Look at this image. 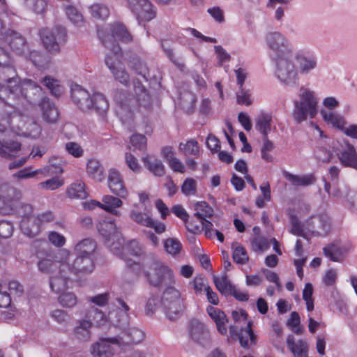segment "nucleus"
Wrapping results in <instances>:
<instances>
[{"label":"nucleus","mask_w":357,"mask_h":357,"mask_svg":"<svg viewBox=\"0 0 357 357\" xmlns=\"http://www.w3.org/2000/svg\"><path fill=\"white\" fill-rule=\"evenodd\" d=\"M142 268L146 281L153 287H167L176 283L173 270L156 257L147 258Z\"/></svg>","instance_id":"obj_1"},{"label":"nucleus","mask_w":357,"mask_h":357,"mask_svg":"<svg viewBox=\"0 0 357 357\" xmlns=\"http://www.w3.org/2000/svg\"><path fill=\"white\" fill-rule=\"evenodd\" d=\"M298 100L294 101V109L292 113L294 120L297 123L307 120V117L313 119L318 113L319 100L315 92L304 86L298 91Z\"/></svg>","instance_id":"obj_2"},{"label":"nucleus","mask_w":357,"mask_h":357,"mask_svg":"<svg viewBox=\"0 0 357 357\" xmlns=\"http://www.w3.org/2000/svg\"><path fill=\"white\" fill-rule=\"evenodd\" d=\"M161 304L167 318L170 321L178 319L185 309L181 294L174 285L165 288L162 294Z\"/></svg>","instance_id":"obj_3"},{"label":"nucleus","mask_w":357,"mask_h":357,"mask_svg":"<svg viewBox=\"0 0 357 357\" xmlns=\"http://www.w3.org/2000/svg\"><path fill=\"white\" fill-rule=\"evenodd\" d=\"M293 54L276 56L275 74L287 86H296L298 83V68L293 61Z\"/></svg>","instance_id":"obj_4"},{"label":"nucleus","mask_w":357,"mask_h":357,"mask_svg":"<svg viewBox=\"0 0 357 357\" xmlns=\"http://www.w3.org/2000/svg\"><path fill=\"white\" fill-rule=\"evenodd\" d=\"M111 35H103L99 32L98 36L102 45L111 50L114 54L120 52V47L113 40V38H116L123 43H130L132 40V36L128 31L126 26L120 22H114L111 25Z\"/></svg>","instance_id":"obj_5"},{"label":"nucleus","mask_w":357,"mask_h":357,"mask_svg":"<svg viewBox=\"0 0 357 357\" xmlns=\"http://www.w3.org/2000/svg\"><path fill=\"white\" fill-rule=\"evenodd\" d=\"M93 269L94 263L92 257L76 255V257L72 260L68 252V260L62 264L60 271L61 273H66L68 270L70 274L84 275L92 273Z\"/></svg>","instance_id":"obj_6"},{"label":"nucleus","mask_w":357,"mask_h":357,"mask_svg":"<svg viewBox=\"0 0 357 357\" xmlns=\"http://www.w3.org/2000/svg\"><path fill=\"white\" fill-rule=\"evenodd\" d=\"M66 31L61 26L40 30V38L45 48L52 54L59 53L60 44L66 41Z\"/></svg>","instance_id":"obj_7"},{"label":"nucleus","mask_w":357,"mask_h":357,"mask_svg":"<svg viewBox=\"0 0 357 357\" xmlns=\"http://www.w3.org/2000/svg\"><path fill=\"white\" fill-rule=\"evenodd\" d=\"M18 212L22 216L20 229L22 233L30 238L36 236L40 232V220L32 215V206L30 204H23Z\"/></svg>","instance_id":"obj_8"},{"label":"nucleus","mask_w":357,"mask_h":357,"mask_svg":"<svg viewBox=\"0 0 357 357\" xmlns=\"http://www.w3.org/2000/svg\"><path fill=\"white\" fill-rule=\"evenodd\" d=\"M266 43L268 47L276 56L293 54V47L289 40L280 31H271L266 35Z\"/></svg>","instance_id":"obj_9"},{"label":"nucleus","mask_w":357,"mask_h":357,"mask_svg":"<svg viewBox=\"0 0 357 357\" xmlns=\"http://www.w3.org/2000/svg\"><path fill=\"white\" fill-rule=\"evenodd\" d=\"M332 144L333 150L338 155L341 164L357 170V153L354 147L344 140L333 141Z\"/></svg>","instance_id":"obj_10"},{"label":"nucleus","mask_w":357,"mask_h":357,"mask_svg":"<svg viewBox=\"0 0 357 357\" xmlns=\"http://www.w3.org/2000/svg\"><path fill=\"white\" fill-rule=\"evenodd\" d=\"M188 332L189 337L196 344L202 347L208 346L211 342V334L204 323L192 318L188 322Z\"/></svg>","instance_id":"obj_11"},{"label":"nucleus","mask_w":357,"mask_h":357,"mask_svg":"<svg viewBox=\"0 0 357 357\" xmlns=\"http://www.w3.org/2000/svg\"><path fill=\"white\" fill-rule=\"evenodd\" d=\"M68 255L67 250H62L57 253L48 254L38 261V268L43 273H52L57 268L60 269L62 264L67 261Z\"/></svg>","instance_id":"obj_12"},{"label":"nucleus","mask_w":357,"mask_h":357,"mask_svg":"<svg viewBox=\"0 0 357 357\" xmlns=\"http://www.w3.org/2000/svg\"><path fill=\"white\" fill-rule=\"evenodd\" d=\"M117 55H107L105 64L111 71L115 80L124 86H128L130 83V75L123 64L118 59Z\"/></svg>","instance_id":"obj_13"},{"label":"nucleus","mask_w":357,"mask_h":357,"mask_svg":"<svg viewBox=\"0 0 357 357\" xmlns=\"http://www.w3.org/2000/svg\"><path fill=\"white\" fill-rule=\"evenodd\" d=\"M128 6L138 20L150 21L155 17L153 6L149 0H127Z\"/></svg>","instance_id":"obj_14"},{"label":"nucleus","mask_w":357,"mask_h":357,"mask_svg":"<svg viewBox=\"0 0 357 357\" xmlns=\"http://www.w3.org/2000/svg\"><path fill=\"white\" fill-rule=\"evenodd\" d=\"M102 203L93 200L91 202H85L84 208L87 209H93L96 206H98L105 211L111 213L116 216H121V213L116 210L123 204L122 201L112 195H105L102 197Z\"/></svg>","instance_id":"obj_15"},{"label":"nucleus","mask_w":357,"mask_h":357,"mask_svg":"<svg viewBox=\"0 0 357 357\" xmlns=\"http://www.w3.org/2000/svg\"><path fill=\"white\" fill-rule=\"evenodd\" d=\"M331 228L330 218L326 215H314L307 221V229L314 236H325Z\"/></svg>","instance_id":"obj_16"},{"label":"nucleus","mask_w":357,"mask_h":357,"mask_svg":"<svg viewBox=\"0 0 357 357\" xmlns=\"http://www.w3.org/2000/svg\"><path fill=\"white\" fill-rule=\"evenodd\" d=\"M144 337V333L142 331L137 328H130L126 331L123 332L120 335L114 337L112 342L116 344L118 347L131 344H139Z\"/></svg>","instance_id":"obj_17"},{"label":"nucleus","mask_w":357,"mask_h":357,"mask_svg":"<svg viewBox=\"0 0 357 357\" xmlns=\"http://www.w3.org/2000/svg\"><path fill=\"white\" fill-rule=\"evenodd\" d=\"M38 106L44 121L49 124H54L57 122L59 118V111L49 98H43L39 101Z\"/></svg>","instance_id":"obj_18"},{"label":"nucleus","mask_w":357,"mask_h":357,"mask_svg":"<svg viewBox=\"0 0 357 357\" xmlns=\"http://www.w3.org/2000/svg\"><path fill=\"white\" fill-rule=\"evenodd\" d=\"M108 187L111 192L116 195L123 199L128 197V192L125 186L122 176L115 169H111L109 172Z\"/></svg>","instance_id":"obj_19"},{"label":"nucleus","mask_w":357,"mask_h":357,"mask_svg":"<svg viewBox=\"0 0 357 357\" xmlns=\"http://www.w3.org/2000/svg\"><path fill=\"white\" fill-rule=\"evenodd\" d=\"M114 337L100 339L99 342L93 344L91 347V354L93 357H112L114 354V346L112 342Z\"/></svg>","instance_id":"obj_20"},{"label":"nucleus","mask_w":357,"mask_h":357,"mask_svg":"<svg viewBox=\"0 0 357 357\" xmlns=\"http://www.w3.org/2000/svg\"><path fill=\"white\" fill-rule=\"evenodd\" d=\"M71 98L82 111H88L92 107L89 93L86 90L79 85H75L71 89Z\"/></svg>","instance_id":"obj_21"},{"label":"nucleus","mask_w":357,"mask_h":357,"mask_svg":"<svg viewBox=\"0 0 357 357\" xmlns=\"http://www.w3.org/2000/svg\"><path fill=\"white\" fill-rule=\"evenodd\" d=\"M8 40L10 47L16 51L23 50L25 40L17 33L11 30H6L2 20L0 19V40Z\"/></svg>","instance_id":"obj_22"},{"label":"nucleus","mask_w":357,"mask_h":357,"mask_svg":"<svg viewBox=\"0 0 357 357\" xmlns=\"http://www.w3.org/2000/svg\"><path fill=\"white\" fill-rule=\"evenodd\" d=\"M70 273L66 270V273H58L52 276L50 280V286L52 291L56 294L63 292L68 287Z\"/></svg>","instance_id":"obj_23"},{"label":"nucleus","mask_w":357,"mask_h":357,"mask_svg":"<svg viewBox=\"0 0 357 357\" xmlns=\"http://www.w3.org/2000/svg\"><path fill=\"white\" fill-rule=\"evenodd\" d=\"M206 310L210 317L215 323L218 332L221 334H226L227 331L226 323L228 319L225 312L212 306H208Z\"/></svg>","instance_id":"obj_24"},{"label":"nucleus","mask_w":357,"mask_h":357,"mask_svg":"<svg viewBox=\"0 0 357 357\" xmlns=\"http://www.w3.org/2000/svg\"><path fill=\"white\" fill-rule=\"evenodd\" d=\"M98 232L104 236L107 241L114 240V237H118L121 234L116 225L113 221L103 220L97 225Z\"/></svg>","instance_id":"obj_25"},{"label":"nucleus","mask_w":357,"mask_h":357,"mask_svg":"<svg viewBox=\"0 0 357 357\" xmlns=\"http://www.w3.org/2000/svg\"><path fill=\"white\" fill-rule=\"evenodd\" d=\"M144 166L155 176H162L165 174L162 161L153 155H148L142 158Z\"/></svg>","instance_id":"obj_26"},{"label":"nucleus","mask_w":357,"mask_h":357,"mask_svg":"<svg viewBox=\"0 0 357 357\" xmlns=\"http://www.w3.org/2000/svg\"><path fill=\"white\" fill-rule=\"evenodd\" d=\"M91 322L79 319L77 321V325L73 328V335L79 340L88 342L91 339Z\"/></svg>","instance_id":"obj_27"},{"label":"nucleus","mask_w":357,"mask_h":357,"mask_svg":"<svg viewBox=\"0 0 357 357\" xmlns=\"http://www.w3.org/2000/svg\"><path fill=\"white\" fill-rule=\"evenodd\" d=\"M287 344L294 357H305L306 356L308 345L305 340H299L295 342L294 337L289 335L287 338Z\"/></svg>","instance_id":"obj_28"},{"label":"nucleus","mask_w":357,"mask_h":357,"mask_svg":"<svg viewBox=\"0 0 357 357\" xmlns=\"http://www.w3.org/2000/svg\"><path fill=\"white\" fill-rule=\"evenodd\" d=\"M92 102V107L98 115L104 118L109 109V102L106 97L100 93H96L91 99Z\"/></svg>","instance_id":"obj_29"},{"label":"nucleus","mask_w":357,"mask_h":357,"mask_svg":"<svg viewBox=\"0 0 357 357\" xmlns=\"http://www.w3.org/2000/svg\"><path fill=\"white\" fill-rule=\"evenodd\" d=\"M21 149V144L17 141L0 140V155L6 158L15 157Z\"/></svg>","instance_id":"obj_30"},{"label":"nucleus","mask_w":357,"mask_h":357,"mask_svg":"<svg viewBox=\"0 0 357 357\" xmlns=\"http://www.w3.org/2000/svg\"><path fill=\"white\" fill-rule=\"evenodd\" d=\"M96 248V243L91 238H85L79 242L75 247L76 255L92 257Z\"/></svg>","instance_id":"obj_31"},{"label":"nucleus","mask_w":357,"mask_h":357,"mask_svg":"<svg viewBox=\"0 0 357 357\" xmlns=\"http://www.w3.org/2000/svg\"><path fill=\"white\" fill-rule=\"evenodd\" d=\"M42 91L41 87L35 82L29 79H24L21 83L20 95L31 98L32 96L39 95Z\"/></svg>","instance_id":"obj_32"},{"label":"nucleus","mask_w":357,"mask_h":357,"mask_svg":"<svg viewBox=\"0 0 357 357\" xmlns=\"http://www.w3.org/2000/svg\"><path fill=\"white\" fill-rule=\"evenodd\" d=\"M134 91L139 105L146 107L151 102V96L144 86L138 79L134 80Z\"/></svg>","instance_id":"obj_33"},{"label":"nucleus","mask_w":357,"mask_h":357,"mask_svg":"<svg viewBox=\"0 0 357 357\" xmlns=\"http://www.w3.org/2000/svg\"><path fill=\"white\" fill-rule=\"evenodd\" d=\"M22 79L19 76L12 77V79H7L5 84L0 87V98L3 99L1 93L8 92L11 95L20 96Z\"/></svg>","instance_id":"obj_34"},{"label":"nucleus","mask_w":357,"mask_h":357,"mask_svg":"<svg viewBox=\"0 0 357 357\" xmlns=\"http://www.w3.org/2000/svg\"><path fill=\"white\" fill-rule=\"evenodd\" d=\"M272 117L265 113L260 114L256 119L255 128L263 135V138L268 137V134L271 130Z\"/></svg>","instance_id":"obj_35"},{"label":"nucleus","mask_w":357,"mask_h":357,"mask_svg":"<svg viewBox=\"0 0 357 357\" xmlns=\"http://www.w3.org/2000/svg\"><path fill=\"white\" fill-rule=\"evenodd\" d=\"M284 176L294 186H307L312 184L315 179L312 175L298 176L288 172L283 173Z\"/></svg>","instance_id":"obj_36"},{"label":"nucleus","mask_w":357,"mask_h":357,"mask_svg":"<svg viewBox=\"0 0 357 357\" xmlns=\"http://www.w3.org/2000/svg\"><path fill=\"white\" fill-rule=\"evenodd\" d=\"M86 172L90 176L98 181H101L105 178L104 168L97 160L91 159L89 160Z\"/></svg>","instance_id":"obj_37"},{"label":"nucleus","mask_w":357,"mask_h":357,"mask_svg":"<svg viewBox=\"0 0 357 357\" xmlns=\"http://www.w3.org/2000/svg\"><path fill=\"white\" fill-rule=\"evenodd\" d=\"M130 219L137 224L144 227H152L153 225V219L149 211L142 212L132 210L130 213Z\"/></svg>","instance_id":"obj_38"},{"label":"nucleus","mask_w":357,"mask_h":357,"mask_svg":"<svg viewBox=\"0 0 357 357\" xmlns=\"http://www.w3.org/2000/svg\"><path fill=\"white\" fill-rule=\"evenodd\" d=\"M67 195L71 199H86L88 194L84 183L81 181L72 183L67 189Z\"/></svg>","instance_id":"obj_39"},{"label":"nucleus","mask_w":357,"mask_h":357,"mask_svg":"<svg viewBox=\"0 0 357 357\" xmlns=\"http://www.w3.org/2000/svg\"><path fill=\"white\" fill-rule=\"evenodd\" d=\"M321 114L326 122L331 123L333 127L344 130L346 121L344 118L340 116L338 114L321 110Z\"/></svg>","instance_id":"obj_40"},{"label":"nucleus","mask_w":357,"mask_h":357,"mask_svg":"<svg viewBox=\"0 0 357 357\" xmlns=\"http://www.w3.org/2000/svg\"><path fill=\"white\" fill-rule=\"evenodd\" d=\"M213 282L218 290L225 296L229 295L234 288L226 273L223 274L221 278L214 275Z\"/></svg>","instance_id":"obj_41"},{"label":"nucleus","mask_w":357,"mask_h":357,"mask_svg":"<svg viewBox=\"0 0 357 357\" xmlns=\"http://www.w3.org/2000/svg\"><path fill=\"white\" fill-rule=\"evenodd\" d=\"M164 248L168 255L176 257L180 255L183 245L177 238H169L164 241Z\"/></svg>","instance_id":"obj_42"},{"label":"nucleus","mask_w":357,"mask_h":357,"mask_svg":"<svg viewBox=\"0 0 357 357\" xmlns=\"http://www.w3.org/2000/svg\"><path fill=\"white\" fill-rule=\"evenodd\" d=\"M91 15L96 19L105 20L109 15V8L105 4L96 3L89 7Z\"/></svg>","instance_id":"obj_43"},{"label":"nucleus","mask_w":357,"mask_h":357,"mask_svg":"<svg viewBox=\"0 0 357 357\" xmlns=\"http://www.w3.org/2000/svg\"><path fill=\"white\" fill-rule=\"evenodd\" d=\"M195 216L201 221L206 218L211 217L213 214V209L206 202H198L195 205Z\"/></svg>","instance_id":"obj_44"},{"label":"nucleus","mask_w":357,"mask_h":357,"mask_svg":"<svg viewBox=\"0 0 357 357\" xmlns=\"http://www.w3.org/2000/svg\"><path fill=\"white\" fill-rule=\"evenodd\" d=\"M231 248L234 250L232 255L234 261L240 264H246L249 257L245 249L237 242L233 243Z\"/></svg>","instance_id":"obj_45"},{"label":"nucleus","mask_w":357,"mask_h":357,"mask_svg":"<svg viewBox=\"0 0 357 357\" xmlns=\"http://www.w3.org/2000/svg\"><path fill=\"white\" fill-rule=\"evenodd\" d=\"M196 102L195 96L190 92H185L181 95L179 104L182 109L188 113H191Z\"/></svg>","instance_id":"obj_46"},{"label":"nucleus","mask_w":357,"mask_h":357,"mask_svg":"<svg viewBox=\"0 0 357 357\" xmlns=\"http://www.w3.org/2000/svg\"><path fill=\"white\" fill-rule=\"evenodd\" d=\"M238 339L241 343V345L243 348H248L249 343L248 340H250V343L255 344L256 343V336L254 334L252 328L251 324L248 322L246 326V329L242 331L238 335Z\"/></svg>","instance_id":"obj_47"},{"label":"nucleus","mask_w":357,"mask_h":357,"mask_svg":"<svg viewBox=\"0 0 357 357\" xmlns=\"http://www.w3.org/2000/svg\"><path fill=\"white\" fill-rule=\"evenodd\" d=\"M41 82L50 91L52 95L55 97H60L61 96L63 93L62 87L57 79L50 76H45Z\"/></svg>","instance_id":"obj_48"},{"label":"nucleus","mask_w":357,"mask_h":357,"mask_svg":"<svg viewBox=\"0 0 357 357\" xmlns=\"http://www.w3.org/2000/svg\"><path fill=\"white\" fill-rule=\"evenodd\" d=\"M299 69L301 73L308 74L312 70L317 66V61L314 58L305 56H300L298 57Z\"/></svg>","instance_id":"obj_49"},{"label":"nucleus","mask_w":357,"mask_h":357,"mask_svg":"<svg viewBox=\"0 0 357 357\" xmlns=\"http://www.w3.org/2000/svg\"><path fill=\"white\" fill-rule=\"evenodd\" d=\"M1 192H6L5 195L1 194L0 195V199H2L5 206L12 207L13 206V202L17 194L16 190L14 188L4 185L1 187ZM1 210H3V206H0Z\"/></svg>","instance_id":"obj_50"},{"label":"nucleus","mask_w":357,"mask_h":357,"mask_svg":"<svg viewBox=\"0 0 357 357\" xmlns=\"http://www.w3.org/2000/svg\"><path fill=\"white\" fill-rule=\"evenodd\" d=\"M314 156L318 162L328 163L331 161L333 154L330 149L319 144L314 150Z\"/></svg>","instance_id":"obj_51"},{"label":"nucleus","mask_w":357,"mask_h":357,"mask_svg":"<svg viewBox=\"0 0 357 357\" xmlns=\"http://www.w3.org/2000/svg\"><path fill=\"white\" fill-rule=\"evenodd\" d=\"M58 301L63 307L71 308L77 303V297L73 292H62L59 296Z\"/></svg>","instance_id":"obj_52"},{"label":"nucleus","mask_w":357,"mask_h":357,"mask_svg":"<svg viewBox=\"0 0 357 357\" xmlns=\"http://www.w3.org/2000/svg\"><path fill=\"white\" fill-rule=\"evenodd\" d=\"M50 317L57 324L66 326L70 321V317L68 313L61 309H56L50 312Z\"/></svg>","instance_id":"obj_53"},{"label":"nucleus","mask_w":357,"mask_h":357,"mask_svg":"<svg viewBox=\"0 0 357 357\" xmlns=\"http://www.w3.org/2000/svg\"><path fill=\"white\" fill-rule=\"evenodd\" d=\"M324 253L331 261H339L342 255V250L339 245L331 244L324 248Z\"/></svg>","instance_id":"obj_54"},{"label":"nucleus","mask_w":357,"mask_h":357,"mask_svg":"<svg viewBox=\"0 0 357 357\" xmlns=\"http://www.w3.org/2000/svg\"><path fill=\"white\" fill-rule=\"evenodd\" d=\"M178 150L183 152L185 155H197L199 150L198 143L195 139L188 140L186 143H180Z\"/></svg>","instance_id":"obj_55"},{"label":"nucleus","mask_w":357,"mask_h":357,"mask_svg":"<svg viewBox=\"0 0 357 357\" xmlns=\"http://www.w3.org/2000/svg\"><path fill=\"white\" fill-rule=\"evenodd\" d=\"M115 301L118 303V307L123 311L121 319L118 320L116 323L121 326H126L128 324L130 307L121 297L116 298Z\"/></svg>","instance_id":"obj_56"},{"label":"nucleus","mask_w":357,"mask_h":357,"mask_svg":"<svg viewBox=\"0 0 357 357\" xmlns=\"http://www.w3.org/2000/svg\"><path fill=\"white\" fill-rule=\"evenodd\" d=\"M66 15L68 19L75 25L81 26L84 22V18L81 13H79L75 7L69 6L66 8Z\"/></svg>","instance_id":"obj_57"},{"label":"nucleus","mask_w":357,"mask_h":357,"mask_svg":"<svg viewBox=\"0 0 357 357\" xmlns=\"http://www.w3.org/2000/svg\"><path fill=\"white\" fill-rule=\"evenodd\" d=\"M17 75L15 69L10 65L0 68V87L6 83L7 79H10L12 77H15Z\"/></svg>","instance_id":"obj_58"},{"label":"nucleus","mask_w":357,"mask_h":357,"mask_svg":"<svg viewBox=\"0 0 357 357\" xmlns=\"http://www.w3.org/2000/svg\"><path fill=\"white\" fill-rule=\"evenodd\" d=\"M63 183L64 182L63 179H60L58 177H54L44 182L40 183L38 184V187L42 190H54L62 186Z\"/></svg>","instance_id":"obj_59"},{"label":"nucleus","mask_w":357,"mask_h":357,"mask_svg":"<svg viewBox=\"0 0 357 357\" xmlns=\"http://www.w3.org/2000/svg\"><path fill=\"white\" fill-rule=\"evenodd\" d=\"M42 172L43 171L40 169L31 171V167H26L13 174V177L17 179V181H20L22 179H28L33 178L37 174Z\"/></svg>","instance_id":"obj_60"},{"label":"nucleus","mask_w":357,"mask_h":357,"mask_svg":"<svg viewBox=\"0 0 357 357\" xmlns=\"http://www.w3.org/2000/svg\"><path fill=\"white\" fill-rule=\"evenodd\" d=\"M264 144L261 149V158L266 162H272L273 156L268 153V152L271 151L274 149V144L273 142L269 140L268 137L263 138Z\"/></svg>","instance_id":"obj_61"},{"label":"nucleus","mask_w":357,"mask_h":357,"mask_svg":"<svg viewBox=\"0 0 357 357\" xmlns=\"http://www.w3.org/2000/svg\"><path fill=\"white\" fill-rule=\"evenodd\" d=\"M252 249L255 252L263 251L269 247V243L266 238L257 236L251 240Z\"/></svg>","instance_id":"obj_62"},{"label":"nucleus","mask_w":357,"mask_h":357,"mask_svg":"<svg viewBox=\"0 0 357 357\" xmlns=\"http://www.w3.org/2000/svg\"><path fill=\"white\" fill-rule=\"evenodd\" d=\"M112 243L107 241V246L109 247L110 250L116 255H121L122 250L123 248L124 239L122 238L121 234H119L118 237H114V240Z\"/></svg>","instance_id":"obj_63"},{"label":"nucleus","mask_w":357,"mask_h":357,"mask_svg":"<svg viewBox=\"0 0 357 357\" xmlns=\"http://www.w3.org/2000/svg\"><path fill=\"white\" fill-rule=\"evenodd\" d=\"M196 189L197 182L192 178H186L181 186V192L187 196L195 195Z\"/></svg>","instance_id":"obj_64"}]
</instances>
